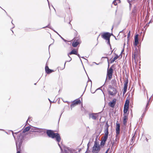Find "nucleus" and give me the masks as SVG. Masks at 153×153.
I'll use <instances>...</instances> for the list:
<instances>
[{"label":"nucleus","instance_id":"nucleus-1","mask_svg":"<svg viewBox=\"0 0 153 153\" xmlns=\"http://www.w3.org/2000/svg\"><path fill=\"white\" fill-rule=\"evenodd\" d=\"M48 136L49 137L53 139L56 138V140L58 143V145L61 150L62 148L59 143L61 140V137L59 134L58 133H54L53 131L51 130H48L46 131Z\"/></svg>","mask_w":153,"mask_h":153},{"label":"nucleus","instance_id":"nucleus-2","mask_svg":"<svg viewBox=\"0 0 153 153\" xmlns=\"http://www.w3.org/2000/svg\"><path fill=\"white\" fill-rule=\"evenodd\" d=\"M100 146L96 141L94 142V145L93 147V153H98L100 150Z\"/></svg>","mask_w":153,"mask_h":153},{"label":"nucleus","instance_id":"nucleus-3","mask_svg":"<svg viewBox=\"0 0 153 153\" xmlns=\"http://www.w3.org/2000/svg\"><path fill=\"white\" fill-rule=\"evenodd\" d=\"M23 139V137L21 136H19L17 137V140L16 141V145L17 149H18V145L19 148H20L22 143Z\"/></svg>","mask_w":153,"mask_h":153},{"label":"nucleus","instance_id":"nucleus-4","mask_svg":"<svg viewBox=\"0 0 153 153\" xmlns=\"http://www.w3.org/2000/svg\"><path fill=\"white\" fill-rule=\"evenodd\" d=\"M110 90H108V92L109 94L111 96H114L117 93L116 89L114 87L111 86L109 87Z\"/></svg>","mask_w":153,"mask_h":153},{"label":"nucleus","instance_id":"nucleus-5","mask_svg":"<svg viewBox=\"0 0 153 153\" xmlns=\"http://www.w3.org/2000/svg\"><path fill=\"white\" fill-rule=\"evenodd\" d=\"M98 113H91L89 114V119L95 120L97 119L98 117Z\"/></svg>","mask_w":153,"mask_h":153},{"label":"nucleus","instance_id":"nucleus-6","mask_svg":"<svg viewBox=\"0 0 153 153\" xmlns=\"http://www.w3.org/2000/svg\"><path fill=\"white\" fill-rule=\"evenodd\" d=\"M113 72V70L111 67L109 69H108L107 76L108 77L109 80H110L112 78Z\"/></svg>","mask_w":153,"mask_h":153},{"label":"nucleus","instance_id":"nucleus-7","mask_svg":"<svg viewBox=\"0 0 153 153\" xmlns=\"http://www.w3.org/2000/svg\"><path fill=\"white\" fill-rule=\"evenodd\" d=\"M109 126L108 125L107 122L106 123L105 126V135L104 137H105L106 138H108V129Z\"/></svg>","mask_w":153,"mask_h":153},{"label":"nucleus","instance_id":"nucleus-8","mask_svg":"<svg viewBox=\"0 0 153 153\" xmlns=\"http://www.w3.org/2000/svg\"><path fill=\"white\" fill-rule=\"evenodd\" d=\"M111 36V34L108 32L104 33L101 36L105 40L110 39Z\"/></svg>","mask_w":153,"mask_h":153},{"label":"nucleus","instance_id":"nucleus-9","mask_svg":"<svg viewBox=\"0 0 153 153\" xmlns=\"http://www.w3.org/2000/svg\"><path fill=\"white\" fill-rule=\"evenodd\" d=\"M128 83V80L126 79L125 81V83L124 84V87H123V94L124 95L126 92L127 87Z\"/></svg>","mask_w":153,"mask_h":153},{"label":"nucleus","instance_id":"nucleus-10","mask_svg":"<svg viewBox=\"0 0 153 153\" xmlns=\"http://www.w3.org/2000/svg\"><path fill=\"white\" fill-rule=\"evenodd\" d=\"M117 100L115 99H114L112 101L109 103L108 105L109 106L112 108H114L116 103Z\"/></svg>","mask_w":153,"mask_h":153},{"label":"nucleus","instance_id":"nucleus-11","mask_svg":"<svg viewBox=\"0 0 153 153\" xmlns=\"http://www.w3.org/2000/svg\"><path fill=\"white\" fill-rule=\"evenodd\" d=\"M120 125L119 123H117L116 125V131L117 135H119L120 134Z\"/></svg>","mask_w":153,"mask_h":153},{"label":"nucleus","instance_id":"nucleus-12","mask_svg":"<svg viewBox=\"0 0 153 153\" xmlns=\"http://www.w3.org/2000/svg\"><path fill=\"white\" fill-rule=\"evenodd\" d=\"M72 54L75 55L77 54V51L75 49H73L68 54V56L70 59V60L69 61H68V62L70 61L72 59L69 56V55H71Z\"/></svg>","mask_w":153,"mask_h":153},{"label":"nucleus","instance_id":"nucleus-13","mask_svg":"<svg viewBox=\"0 0 153 153\" xmlns=\"http://www.w3.org/2000/svg\"><path fill=\"white\" fill-rule=\"evenodd\" d=\"M73 151L71 148L67 147L64 149V152L63 153H73Z\"/></svg>","mask_w":153,"mask_h":153},{"label":"nucleus","instance_id":"nucleus-14","mask_svg":"<svg viewBox=\"0 0 153 153\" xmlns=\"http://www.w3.org/2000/svg\"><path fill=\"white\" fill-rule=\"evenodd\" d=\"M138 35L137 34L135 36L134 43V45L135 46H137L138 43Z\"/></svg>","mask_w":153,"mask_h":153},{"label":"nucleus","instance_id":"nucleus-15","mask_svg":"<svg viewBox=\"0 0 153 153\" xmlns=\"http://www.w3.org/2000/svg\"><path fill=\"white\" fill-rule=\"evenodd\" d=\"M45 71L48 74H49L53 71V70L50 69L47 66L45 67Z\"/></svg>","mask_w":153,"mask_h":153},{"label":"nucleus","instance_id":"nucleus-16","mask_svg":"<svg viewBox=\"0 0 153 153\" xmlns=\"http://www.w3.org/2000/svg\"><path fill=\"white\" fill-rule=\"evenodd\" d=\"M107 138H108L105 137H103V139L101 141L100 143V145L101 146H103L104 145Z\"/></svg>","mask_w":153,"mask_h":153},{"label":"nucleus","instance_id":"nucleus-17","mask_svg":"<svg viewBox=\"0 0 153 153\" xmlns=\"http://www.w3.org/2000/svg\"><path fill=\"white\" fill-rule=\"evenodd\" d=\"M123 123L124 125H126V120L127 119V116L126 114H123Z\"/></svg>","mask_w":153,"mask_h":153},{"label":"nucleus","instance_id":"nucleus-18","mask_svg":"<svg viewBox=\"0 0 153 153\" xmlns=\"http://www.w3.org/2000/svg\"><path fill=\"white\" fill-rule=\"evenodd\" d=\"M116 56L111 61V63H112L117 59L119 57V56H118L117 54H115Z\"/></svg>","mask_w":153,"mask_h":153},{"label":"nucleus","instance_id":"nucleus-19","mask_svg":"<svg viewBox=\"0 0 153 153\" xmlns=\"http://www.w3.org/2000/svg\"><path fill=\"white\" fill-rule=\"evenodd\" d=\"M76 105L78 104H80L81 102V101L80 100L78 99V100H74L73 102Z\"/></svg>","mask_w":153,"mask_h":153},{"label":"nucleus","instance_id":"nucleus-20","mask_svg":"<svg viewBox=\"0 0 153 153\" xmlns=\"http://www.w3.org/2000/svg\"><path fill=\"white\" fill-rule=\"evenodd\" d=\"M79 44V42L77 41L74 42L73 43L72 45L74 47H76Z\"/></svg>","mask_w":153,"mask_h":153},{"label":"nucleus","instance_id":"nucleus-21","mask_svg":"<svg viewBox=\"0 0 153 153\" xmlns=\"http://www.w3.org/2000/svg\"><path fill=\"white\" fill-rule=\"evenodd\" d=\"M128 108V107L124 106L123 109L124 114H126L127 112Z\"/></svg>","mask_w":153,"mask_h":153},{"label":"nucleus","instance_id":"nucleus-22","mask_svg":"<svg viewBox=\"0 0 153 153\" xmlns=\"http://www.w3.org/2000/svg\"><path fill=\"white\" fill-rule=\"evenodd\" d=\"M30 128V127L28 126L26 127L23 130V133H25L29 131Z\"/></svg>","mask_w":153,"mask_h":153},{"label":"nucleus","instance_id":"nucleus-23","mask_svg":"<svg viewBox=\"0 0 153 153\" xmlns=\"http://www.w3.org/2000/svg\"><path fill=\"white\" fill-rule=\"evenodd\" d=\"M129 103V100H126V101L124 106L128 107Z\"/></svg>","mask_w":153,"mask_h":153},{"label":"nucleus","instance_id":"nucleus-24","mask_svg":"<svg viewBox=\"0 0 153 153\" xmlns=\"http://www.w3.org/2000/svg\"><path fill=\"white\" fill-rule=\"evenodd\" d=\"M112 84L114 85V86H115L117 85V82L116 80L115 79H112Z\"/></svg>","mask_w":153,"mask_h":153},{"label":"nucleus","instance_id":"nucleus-25","mask_svg":"<svg viewBox=\"0 0 153 153\" xmlns=\"http://www.w3.org/2000/svg\"><path fill=\"white\" fill-rule=\"evenodd\" d=\"M130 36V31H129L128 32V33L127 35V42L128 44L129 39V37Z\"/></svg>","mask_w":153,"mask_h":153},{"label":"nucleus","instance_id":"nucleus-26","mask_svg":"<svg viewBox=\"0 0 153 153\" xmlns=\"http://www.w3.org/2000/svg\"><path fill=\"white\" fill-rule=\"evenodd\" d=\"M53 31L55 32L56 33L59 35V36L61 37V38L65 42H66L67 41V40L64 39L63 37H62L59 34L56 32V31L53 30Z\"/></svg>","mask_w":153,"mask_h":153},{"label":"nucleus","instance_id":"nucleus-27","mask_svg":"<svg viewBox=\"0 0 153 153\" xmlns=\"http://www.w3.org/2000/svg\"><path fill=\"white\" fill-rule=\"evenodd\" d=\"M152 96H151V97L150 98V99H149V101L148 102L147 104H146V110H147L148 109V108H147V107L149 105V100H150V99L151 98V97H152Z\"/></svg>","mask_w":153,"mask_h":153},{"label":"nucleus","instance_id":"nucleus-28","mask_svg":"<svg viewBox=\"0 0 153 153\" xmlns=\"http://www.w3.org/2000/svg\"><path fill=\"white\" fill-rule=\"evenodd\" d=\"M117 1V0H114L113 2V4H114L115 5H116L117 4V3L116 2ZM117 1L118 2V3L120 2H119V1H118V0H117Z\"/></svg>","mask_w":153,"mask_h":153},{"label":"nucleus","instance_id":"nucleus-29","mask_svg":"<svg viewBox=\"0 0 153 153\" xmlns=\"http://www.w3.org/2000/svg\"><path fill=\"white\" fill-rule=\"evenodd\" d=\"M106 40H107L108 41V42H107V43L108 44L110 47V48L111 49V45H110V39H106Z\"/></svg>","mask_w":153,"mask_h":153},{"label":"nucleus","instance_id":"nucleus-30","mask_svg":"<svg viewBox=\"0 0 153 153\" xmlns=\"http://www.w3.org/2000/svg\"><path fill=\"white\" fill-rule=\"evenodd\" d=\"M76 105L75 104H74V103L73 102V103L71 105V109H72V108L74 107Z\"/></svg>","mask_w":153,"mask_h":153},{"label":"nucleus","instance_id":"nucleus-31","mask_svg":"<svg viewBox=\"0 0 153 153\" xmlns=\"http://www.w3.org/2000/svg\"><path fill=\"white\" fill-rule=\"evenodd\" d=\"M134 136H133L132 137L131 139V141L130 142V144H133V140H134Z\"/></svg>","mask_w":153,"mask_h":153},{"label":"nucleus","instance_id":"nucleus-32","mask_svg":"<svg viewBox=\"0 0 153 153\" xmlns=\"http://www.w3.org/2000/svg\"><path fill=\"white\" fill-rule=\"evenodd\" d=\"M150 2V0H147L146 2V4H147L148 5H149ZM152 2V0L151 1V2Z\"/></svg>","mask_w":153,"mask_h":153},{"label":"nucleus","instance_id":"nucleus-33","mask_svg":"<svg viewBox=\"0 0 153 153\" xmlns=\"http://www.w3.org/2000/svg\"><path fill=\"white\" fill-rule=\"evenodd\" d=\"M46 27H48V28H50L51 29L53 30L51 28V26H50L49 24L47 26H46V27H43V28H44Z\"/></svg>","mask_w":153,"mask_h":153},{"label":"nucleus","instance_id":"nucleus-34","mask_svg":"<svg viewBox=\"0 0 153 153\" xmlns=\"http://www.w3.org/2000/svg\"><path fill=\"white\" fill-rule=\"evenodd\" d=\"M118 1H119V2L120 1V0H118ZM132 0H127L128 1L130 5H131L130 2Z\"/></svg>","mask_w":153,"mask_h":153},{"label":"nucleus","instance_id":"nucleus-35","mask_svg":"<svg viewBox=\"0 0 153 153\" xmlns=\"http://www.w3.org/2000/svg\"><path fill=\"white\" fill-rule=\"evenodd\" d=\"M76 55H77V56H78V57L80 58V60H81V62H82V60H81V59H80V55H79V54H78V53H77V54H76Z\"/></svg>","mask_w":153,"mask_h":153},{"label":"nucleus","instance_id":"nucleus-36","mask_svg":"<svg viewBox=\"0 0 153 153\" xmlns=\"http://www.w3.org/2000/svg\"><path fill=\"white\" fill-rule=\"evenodd\" d=\"M109 148L108 149L105 153H108V152L109 150Z\"/></svg>","mask_w":153,"mask_h":153},{"label":"nucleus","instance_id":"nucleus-37","mask_svg":"<svg viewBox=\"0 0 153 153\" xmlns=\"http://www.w3.org/2000/svg\"><path fill=\"white\" fill-rule=\"evenodd\" d=\"M48 99V100H49V102H50V103H51V104H50V106H51V102H52V101H51L50 100V99Z\"/></svg>","mask_w":153,"mask_h":153},{"label":"nucleus","instance_id":"nucleus-38","mask_svg":"<svg viewBox=\"0 0 153 153\" xmlns=\"http://www.w3.org/2000/svg\"><path fill=\"white\" fill-rule=\"evenodd\" d=\"M135 54H133V56H132L133 58H135Z\"/></svg>","mask_w":153,"mask_h":153},{"label":"nucleus","instance_id":"nucleus-39","mask_svg":"<svg viewBox=\"0 0 153 153\" xmlns=\"http://www.w3.org/2000/svg\"><path fill=\"white\" fill-rule=\"evenodd\" d=\"M12 134H13V135L14 137V138L15 139V137L14 135V132H13V131H12Z\"/></svg>","mask_w":153,"mask_h":153},{"label":"nucleus","instance_id":"nucleus-40","mask_svg":"<svg viewBox=\"0 0 153 153\" xmlns=\"http://www.w3.org/2000/svg\"><path fill=\"white\" fill-rule=\"evenodd\" d=\"M88 145H89V143L88 144V148H87V149H88ZM87 150H87V151L85 152V153H86L87 152Z\"/></svg>","mask_w":153,"mask_h":153},{"label":"nucleus","instance_id":"nucleus-41","mask_svg":"<svg viewBox=\"0 0 153 153\" xmlns=\"http://www.w3.org/2000/svg\"><path fill=\"white\" fill-rule=\"evenodd\" d=\"M146 95H147V98H148V96L147 92V91H146Z\"/></svg>","mask_w":153,"mask_h":153},{"label":"nucleus","instance_id":"nucleus-42","mask_svg":"<svg viewBox=\"0 0 153 153\" xmlns=\"http://www.w3.org/2000/svg\"><path fill=\"white\" fill-rule=\"evenodd\" d=\"M69 23L70 24V25H71V28H72V27L71 25V23H70V22H69Z\"/></svg>","mask_w":153,"mask_h":153},{"label":"nucleus","instance_id":"nucleus-43","mask_svg":"<svg viewBox=\"0 0 153 153\" xmlns=\"http://www.w3.org/2000/svg\"><path fill=\"white\" fill-rule=\"evenodd\" d=\"M17 153H20V151H18L17 152Z\"/></svg>","mask_w":153,"mask_h":153},{"label":"nucleus","instance_id":"nucleus-44","mask_svg":"<svg viewBox=\"0 0 153 153\" xmlns=\"http://www.w3.org/2000/svg\"><path fill=\"white\" fill-rule=\"evenodd\" d=\"M148 25H149V24H146V26H148Z\"/></svg>","mask_w":153,"mask_h":153},{"label":"nucleus","instance_id":"nucleus-45","mask_svg":"<svg viewBox=\"0 0 153 153\" xmlns=\"http://www.w3.org/2000/svg\"><path fill=\"white\" fill-rule=\"evenodd\" d=\"M66 62H65V64H64V67H65V65Z\"/></svg>","mask_w":153,"mask_h":153},{"label":"nucleus","instance_id":"nucleus-46","mask_svg":"<svg viewBox=\"0 0 153 153\" xmlns=\"http://www.w3.org/2000/svg\"><path fill=\"white\" fill-rule=\"evenodd\" d=\"M64 102H68L67 101H64Z\"/></svg>","mask_w":153,"mask_h":153},{"label":"nucleus","instance_id":"nucleus-47","mask_svg":"<svg viewBox=\"0 0 153 153\" xmlns=\"http://www.w3.org/2000/svg\"><path fill=\"white\" fill-rule=\"evenodd\" d=\"M144 114H142V116H144Z\"/></svg>","mask_w":153,"mask_h":153},{"label":"nucleus","instance_id":"nucleus-48","mask_svg":"<svg viewBox=\"0 0 153 153\" xmlns=\"http://www.w3.org/2000/svg\"><path fill=\"white\" fill-rule=\"evenodd\" d=\"M113 51H111V54H111L112 53V52H113Z\"/></svg>","mask_w":153,"mask_h":153},{"label":"nucleus","instance_id":"nucleus-49","mask_svg":"<svg viewBox=\"0 0 153 153\" xmlns=\"http://www.w3.org/2000/svg\"><path fill=\"white\" fill-rule=\"evenodd\" d=\"M150 22H151V21H150L149 22V23H148V24H149L150 23Z\"/></svg>","mask_w":153,"mask_h":153},{"label":"nucleus","instance_id":"nucleus-50","mask_svg":"<svg viewBox=\"0 0 153 153\" xmlns=\"http://www.w3.org/2000/svg\"><path fill=\"white\" fill-rule=\"evenodd\" d=\"M62 113H61V114L60 115V117H61V116L62 114Z\"/></svg>","mask_w":153,"mask_h":153},{"label":"nucleus","instance_id":"nucleus-51","mask_svg":"<svg viewBox=\"0 0 153 153\" xmlns=\"http://www.w3.org/2000/svg\"><path fill=\"white\" fill-rule=\"evenodd\" d=\"M30 117H29L28 118V120L30 119Z\"/></svg>","mask_w":153,"mask_h":153},{"label":"nucleus","instance_id":"nucleus-52","mask_svg":"<svg viewBox=\"0 0 153 153\" xmlns=\"http://www.w3.org/2000/svg\"><path fill=\"white\" fill-rule=\"evenodd\" d=\"M52 44H51V45H50L49 46V47H50V46Z\"/></svg>","mask_w":153,"mask_h":153},{"label":"nucleus","instance_id":"nucleus-53","mask_svg":"<svg viewBox=\"0 0 153 153\" xmlns=\"http://www.w3.org/2000/svg\"><path fill=\"white\" fill-rule=\"evenodd\" d=\"M81 58H84L83 57H82Z\"/></svg>","mask_w":153,"mask_h":153},{"label":"nucleus","instance_id":"nucleus-54","mask_svg":"<svg viewBox=\"0 0 153 153\" xmlns=\"http://www.w3.org/2000/svg\"><path fill=\"white\" fill-rule=\"evenodd\" d=\"M17 133H15V134H16Z\"/></svg>","mask_w":153,"mask_h":153},{"label":"nucleus","instance_id":"nucleus-55","mask_svg":"<svg viewBox=\"0 0 153 153\" xmlns=\"http://www.w3.org/2000/svg\"><path fill=\"white\" fill-rule=\"evenodd\" d=\"M113 144H114V143H113V144H112V146H113Z\"/></svg>","mask_w":153,"mask_h":153},{"label":"nucleus","instance_id":"nucleus-56","mask_svg":"<svg viewBox=\"0 0 153 153\" xmlns=\"http://www.w3.org/2000/svg\"><path fill=\"white\" fill-rule=\"evenodd\" d=\"M123 51H124V50H123V51H122V53L123 52Z\"/></svg>","mask_w":153,"mask_h":153},{"label":"nucleus","instance_id":"nucleus-57","mask_svg":"<svg viewBox=\"0 0 153 153\" xmlns=\"http://www.w3.org/2000/svg\"><path fill=\"white\" fill-rule=\"evenodd\" d=\"M146 139L147 141L148 140L147 138H146Z\"/></svg>","mask_w":153,"mask_h":153},{"label":"nucleus","instance_id":"nucleus-58","mask_svg":"<svg viewBox=\"0 0 153 153\" xmlns=\"http://www.w3.org/2000/svg\"><path fill=\"white\" fill-rule=\"evenodd\" d=\"M113 29V27H112V29H111V30H112Z\"/></svg>","mask_w":153,"mask_h":153},{"label":"nucleus","instance_id":"nucleus-59","mask_svg":"<svg viewBox=\"0 0 153 153\" xmlns=\"http://www.w3.org/2000/svg\"><path fill=\"white\" fill-rule=\"evenodd\" d=\"M85 59L86 60H87V59Z\"/></svg>","mask_w":153,"mask_h":153},{"label":"nucleus","instance_id":"nucleus-60","mask_svg":"<svg viewBox=\"0 0 153 153\" xmlns=\"http://www.w3.org/2000/svg\"><path fill=\"white\" fill-rule=\"evenodd\" d=\"M105 58H107V57H105Z\"/></svg>","mask_w":153,"mask_h":153},{"label":"nucleus","instance_id":"nucleus-61","mask_svg":"<svg viewBox=\"0 0 153 153\" xmlns=\"http://www.w3.org/2000/svg\"><path fill=\"white\" fill-rule=\"evenodd\" d=\"M47 1H48V0H47Z\"/></svg>","mask_w":153,"mask_h":153}]
</instances>
